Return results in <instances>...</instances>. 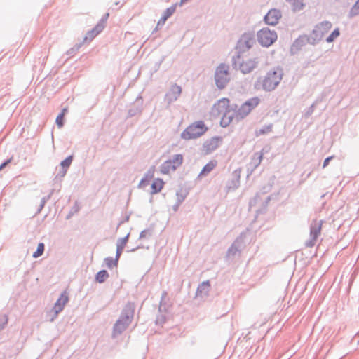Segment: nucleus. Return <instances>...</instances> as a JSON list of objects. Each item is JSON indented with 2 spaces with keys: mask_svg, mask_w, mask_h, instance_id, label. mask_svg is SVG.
Segmentation results:
<instances>
[{
  "mask_svg": "<svg viewBox=\"0 0 359 359\" xmlns=\"http://www.w3.org/2000/svg\"><path fill=\"white\" fill-rule=\"evenodd\" d=\"M236 105H231L229 99L222 98L212 106L211 114L215 117L221 116V126L226 127L231 123L236 115Z\"/></svg>",
  "mask_w": 359,
  "mask_h": 359,
  "instance_id": "nucleus-1",
  "label": "nucleus"
},
{
  "mask_svg": "<svg viewBox=\"0 0 359 359\" xmlns=\"http://www.w3.org/2000/svg\"><path fill=\"white\" fill-rule=\"evenodd\" d=\"M282 78V70L279 68H273L269 70L264 78L259 79L257 81L255 88L257 89L262 88L266 91H271L278 86Z\"/></svg>",
  "mask_w": 359,
  "mask_h": 359,
  "instance_id": "nucleus-2",
  "label": "nucleus"
},
{
  "mask_svg": "<svg viewBox=\"0 0 359 359\" xmlns=\"http://www.w3.org/2000/svg\"><path fill=\"white\" fill-rule=\"evenodd\" d=\"M134 316V308L128 305L123 309L120 318L117 320L114 327V334H121L130 325Z\"/></svg>",
  "mask_w": 359,
  "mask_h": 359,
  "instance_id": "nucleus-3",
  "label": "nucleus"
},
{
  "mask_svg": "<svg viewBox=\"0 0 359 359\" xmlns=\"http://www.w3.org/2000/svg\"><path fill=\"white\" fill-rule=\"evenodd\" d=\"M207 130L208 128L203 121H195L183 130L181 137L185 140L196 139L203 135Z\"/></svg>",
  "mask_w": 359,
  "mask_h": 359,
  "instance_id": "nucleus-4",
  "label": "nucleus"
},
{
  "mask_svg": "<svg viewBox=\"0 0 359 359\" xmlns=\"http://www.w3.org/2000/svg\"><path fill=\"white\" fill-rule=\"evenodd\" d=\"M68 301L69 297L67 293L66 292H62L55 302L53 309L46 313V320L48 321H53L55 319L58 313L63 310Z\"/></svg>",
  "mask_w": 359,
  "mask_h": 359,
  "instance_id": "nucleus-5",
  "label": "nucleus"
},
{
  "mask_svg": "<svg viewBox=\"0 0 359 359\" xmlns=\"http://www.w3.org/2000/svg\"><path fill=\"white\" fill-rule=\"evenodd\" d=\"M260 101L257 96L248 99L238 110L236 109V116L241 118H245L259 104Z\"/></svg>",
  "mask_w": 359,
  "mask_h": 359,
  "instance_id": "nucleus-6",
  "label": "nucleus"
},
{
  "mask_svg": "<svg viewBox=\"0 0 359 359\" xmlns=\"http://www.w3.org/2000/svg\"><path fill=\"white\" fill-rule=\"evenodd\" d=\"M257 36L259 43L266 47L272 45L277 39L276 33L266 27L259 30L257 32Z\"/></svg>",
  "mask_w": 359,
  "mask_h": 359,
  "instance_id": "nucleus-7",
  "label": "nucleus"
},
{
  "mask_svg": "<svg viewBox=\"0 0 359 359\" xmlns=\"http://www.w3.org/2000/svg\"><path fill=\"white\" fill-rule=\"evenodd\" d=\"M183 162V156L181 154H176L172 159L165 161L160 168V171L163 175L174 172L180 167Z\"/></svg>",
  "mask_w": 359,
  "mask_h": 359,
  "instance_id": "nucleus-8",
  "label": "nucleus"
},
{
  "mask_svg": "<svg viewBox=\"0 0 359 359\" xmlns=\"http://www.w3.org/2000/svg\"><path fill=\"white\" fill-rule=\"evenodd\" d=\"M236 64L243 73L250 72L256 66L257 62L248 54H242L239 55L236 60Z\"/></svg>",
  "mask_w": 359,
  "mask_h": 359,
  "instance_id": "nucleus-9",
  "label": "nucleus"
},
{
  "mask_svg": "<svg viewBox=\"0 0 359 359\" xmlns=\"http://www.w3.org/2000/svg\"><path fill=\"white\" fill-rule=\"evenodd\" d=\"M229 81L228 67L224 65H219L215 72V82L217 86L222 89L225 88Z\"/></svg>",
  "mask_w": 359,
  "mask_h": 359,
  "instance_id": "nucleus-10",
  "label": "nucleus"
},
{
  "mask_svg": "<svg viewBox=\"0 0 359 359\" xmlns=\"http://www.w3.org/2000/svg\"><path fill=\"white\" fill-rule=\"evenodd\" d=\"M332 25L330 22H323L317 25L313 31L315 40L322 39L332 29Z\"/></svg>",
  "mask_w": 359,
  "mask_h": 359,
  "instance_id": "nucleus-11",
  "label": "nucleus"
},
{
  "mask_svg": "<svg viewBox=\"0 0 359 359\" xmlns=\"http://www.w3.org/2000/svg\"><path fill=\"white\" fill-rule=\"evenodd\" d=\"M281 18V13L279 10L271 9L265 15L264 20L266 24L271 25H276Z\"/></svg>",
  "mask_w": 359,
  "mask_h": 359,
  "instance_id": "nucleus-12",
  "label": "nucleus"
},
{
  "mask_svg": "<svg viewBox=\"0 0 359 359\" xmlns=\"http://www.w3.org/2000/svg\"><path fill=\"white\" fill-rule=\"evenodd\" d=\"M323 225V221L319 220H315L311 224V230H310V235L311 237V241L312 243L311 245H313L315 242L316 241L318 237L320 234L321 229Z\"/></svg>",
  "mask_w": 359,
  "mask_h": 359,
  "instance_id": "nucleus-13",
  "label": "nucleus"
},
{
  "mask_svg": "<svg viewBox=\"0 0 359 359\" xmlns=\"http://www.w3.org/2000/svg\"><path fill=\"white\" fill-rule=\"evenodd\" d=\"M182 93V88L177 84H174L171 86L170 90L165 95L166 100L168 103H171L177 100Z\"/></svg>",
  "mask_w": 359,
  "mask_h": 359,
  "instance_id": "nucleus-14",
  "label": "nucleus"
},
{
  "mask_svg": "<svg viewBox=\"0 0 359 359\" xmlns=\"http://www.w3.org/2000/svg\"><path fill=\"white\" fill-rule=\"evenodd\" d=\"M104 25L103 23L97 24L93 29L89 31L85 38V41H92L98 34H100L104 29Z\"/></svg>",
  "mask_w": 359,
  "mask_h": 359,
  "instance_id": "nucleus-15",
  "label": "nucleus"
},
{
  "mask_svg": "<svg viewBox=\"0 0 359 359\" xmlns=\"http://www.w3.org/2000/svg\"><path fill=\"white\" fill-rule=\"evenodd\" d=\"M165 182L160 178L155 179L151 186V194H156L159 193L163 188Z\"/></svg>",
  "mask_w": 359,
  "mask_h": 359,
  "instance_id": "nucleus-16",
  "label": "nucleus"
},
{
  "mask_svg": "<svg viewBox=\"0 0 359 359\" xmlns=\"http://www.w3.org/2000/svg\"><path fill=\"white\" fill-rule=\"evenodd\" d=\"M294 11H298L305 6L304 0H286Z\"/></svg>",
  "mask_w": 359,
  "mask_h": 359,
  "instance_id": "nucleus-17",
  "label": "nucleus"
},
{
  "mask_svg": "<svg viewBox=\"0 0 359 359\" xmlns=\"http://www.w3.org/2000/svg\"><path fill=\"white\" fill-rule=\"evenodd\" d=\"M217 162L215 160H212L208 162L202 169L200 175L204 176L210 172L217 166Z\"/></svg>",
  "mask_w": 359,
  "mask_h": 359,
  "instance_id": "nucleus-18",
  "label": "nucleus"
},
{
  "mask_svg": "<svg viewBox=\"0 0 359 359\" xmlns=\"http://www.w3.org/2000/svg\"><path fill=\"white\" fill-rule=\"evenodd\" d=\"M175 11V6H171L165 10L164 12L163 15L162 16L161 19L160 20L158 23L164 24L165 22L167 20V19L170 17L174 12Z\"/></svg>",
  "mask_w": 359,
  "mask_h": 359,
  "instance_id": "nucleus-19",
  "label": "nucleus"
},
{
  "mask_svg": "<svg viewBox=\"0 0 359 359\" xmlns=\"http://www.w3.org/2000/svg\"><path fill=\"white\" fill-rule=\"evenodd\" d=\"M109 278V273L105 270L99 271L95 277L96 280L100 283H104Z\"/></svg>",
  "mask_w": 359,
  "mask_h": 359,
  "instance_id": "nucleus-20",
  "label": "nucleus"
},
{
  "mask_svg": "<svg viewBox=\"0 0 359 359\" xmlns=\"http://www.w3.org/2000/svg\"><path fill=\"white\" fill-rule=\"evenodd\" d=\"M271 130H272L271 125L264 126L262 128L256 130L255 135H256V136L264 135V134H266V133H269V132H271Z\"/></svg>",
  "mask_w": 359,
  "mask_h": 359,
  "instance_id": "nucleus-21",
  "label": "nucleus"
},
{
  "mask_svg": "<svg viewBox=\"0 0 359 359\" xmlns=\"http://www.w3.org/2000/svg\"><path fill=\"white\" fill-rule=\"evenodd\" d=\"M105 265L109 268L111 269L113 267H116L118 264V260L115 258L113 259L111 257H107L104 259Z\"/></svg>",
  "mask_w": 359,
  "mask_h": 359,
  "instance_id": "nucleus-22",
  "label": "nucleus"
},
{
  "mask_svg": "<svg viewBox=\"0 0 359 359\" xmlns=\"http://www.w3.org/2000/svg\"><path fill=\"white\" fill-rule=\"evenodd\" d=\"M45 246L43 243L38 244L36 250L33 253L32 256L34 258H37L41 256L44 252Z\"/></svg>",
  "mask_w": 359,
  "mask_h": 359,
  "instance_id": "nucleus-23",
  "label": "nucleus"
},
{
  "mask_svg": "<svg viewBox=\"0 0 359 359\" xmlns=\"http://www.w3.org/2000/svg\"><path fill=\"white\" fill-rule=\"evenodd\" d=\"M359 15V0L355 3V4L352 6L349 12L350 17H354Z\"/></svg>",
  "mask_w": 359,
  "mask_h": 359,
  "instance_id": "nucleus-24",
  "label": "nucleus"
},
{
  "mask_svg": "<svg viewBox=\"0 0 359 359\" xmlns=\"http://www.w3.org/2000/svg\"><path fill=\"white\" fill-rule=\"evenodd\" d=\"M340 34L339 28L335 29L330 36L326 39V41L328 43L334 41Z\"/></svg>",
  "mask_w": 359,
  "mask_h": 359,
  "instance_id": "nucleus-25",
  "label": "nucleus"
},
{
  "mask_svg": "<svg viewBox=\"0 0 359 359\" xmlns=\"http://www.w3.org/2000/svg\"><path fill=\"white\" fill-rule=\"evenodd\" d=\"M210 287L209 281L203 282L198 288V292H208Z\"/></svg>",
  "mask_w": 359,
  "mask_h": 359,
  "instance_id": "nucleus-26",
  "label": "nucleus"
},
{
  "mask_svg": "<svg viewBox=\"0 0 359 359\" xmlns=\"http://www.w3.org/2000/svg\"><path fill=\"white\" fill-rule=\"evenodd\" d=\"M238 185H239V177H238L235 180H232L231 182V183H229L227 185V189H228V191L235 189L238 188Z\"/></svg>",
  "mask_w": 359,
  "mask_h": 359,
  "instance_id": "nucleus-27",
  "label": "nucleus"
},
{
  "mask_svg": "<svg viewBox=\"0 0 359 359\" xmlns=\"http://www.w3.org/2000/svg\"><path fill=\"white\" fill-rule=\"evenodd\" d=\"M72 161V156H69L61 162V166L63 168L67 169L70 166Z\"/></svg>",
  "mask_w": 359,
  "mask_h": 359,
  "instance_id": "nucleus-28",
  "label": "nucleus"
},
{
  "mask_svg": "<svg viewBox=\"0 0 359 359\" xmlns=\"http://www.w3.org/2000/svg\"><path fill=\"white\" fill-rule=\"evenodd\" d=\"M64 117L63 114H59L56 118V123L57 124L58 127L61 128L63 126L64 124Z\"/></svg>",
  "mask_w": 359,
  "mask_h": 359,
  "instance_id": "nucleus-29",
  "label": "nucleus"
},
{
  "mask_svg": "<svg viewBox=\"0 0 359 359\" xmlns=\"http://www.w3.org/2000/svg\"><path fill=\"white\" fill-rule=\"evenodd\" d=\"M126 241H127V238H126L121 239L118 241V244H117V247L118 248H121V249L123 250V248H124V247H125V245L126 244Z\"/></svg>",
  "mask_w": 359,
  "mask_h": 359,
  "instance_id": "nucleus-30",
  "label": "nucleus"
},
{
  "mask_svg": "<svg viewBox=\"0 0 359 359\" xmlns=\"http://www.w3.org/2000/svg\"><path fill=\"white\" fill-rule=\"evenodd\" d=\"M147 184V180L146 178H143L139 184V187H144Z\"/></svg>",
  "mask_w": 359,
  "mask_h": 359,
  "instance_id": "nucleus-31",
  "label": "nucleus"
},
{
  "mask_svg": "<svg viewBox=\"0 0 359 359\" xmlns=\"http://www.w3.org/2000/svg\"><path fill=\"white\" fill-rule=\"evenodd\" d=\"M123 252V249L121 248H118L116 249V259L118 261L119 257Z\"/></svg>",
  "mask_w": 359,
  "mask_h": 359,
  "instance_id": "nucleus-32",
  "label": "nucleus"
},
{
  "mask_svg": "<svg viewBox=\"0 0 359 359\" xmlns=\"http://www.w3.org/2000/svg\"><path fill=\"white\" fill-rule=\"evenodd\" d=\"M11 161H12V158H9L8 160H7L4 163H3L0 165V170H3L8 163H10L11 162Z\"/></svg>",
  "mask_w": 359,
  "mask_h": 359,
  "instance_id": "nucleus-33",
  "label": "nucleus"
},
{
  "mask_svg": "<svg viewBox=\"0 0 359 359\" xmlns=\"http://www.w3.org/2000/svg\"><path fill=\"white\" fill-rule=\"evenodd\" d=\"M332 157L330 156V157H327V158H325V160L324 161V163H323V168L326 167L328 165V163H329L330 161L332 159Z\"/></svg>",
  "mask_w": 359,
  "mask_h": 359,
  "instance_id": "nucleus-34",
  "label": "nucleus"
},
{
  "mask_svg": "<svg viewBox=\"0 0 359 359\" xmlns=\"http://www.w3.org/2000/svg\"><path fill=\"white\" fill-rule=\"evenodd\" d=\"M67 108H64L62 110V112L60 114H63V116H65V114L67 113Z\"/></svg>",
  "mask_w": 359,
  "mask_h": 359,
  "instance_id": "nucleus-35",
  "label": "nucleus"
},
{
  "mask_svg": "<svg viewBox=\"0 0 359 359\" xmlns=\"http://www.w3.org/2000/svg\"><path fill=\"white\" fill-rule=\"evenodd\" d=\"M4 320L5 323H7V318L5 316L4 317Z\"/></svg>",
  "mask_w": 359,
  "mask_h": 359,
  "instance_id": "nucleus-36",
  "label": "nucleus"
},
{
  "mask_svg": "<svg viewBox=\"0 0 359 359\" xmlns=\"http://www.w3.org/2000/svg\"><path fill=\"white\" fill-rule=\"evenodd\" d=\"M151 177H153V172H152V173H151V175H150V176H149V178H151Z\"/></svg>",
  "mask_w": 359,
  "mask_h": 359,
  "instance_id": "nucleus-37",
  "label": "nucleus"
}]
</instances>
